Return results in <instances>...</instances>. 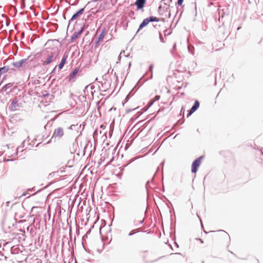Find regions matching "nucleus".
Here are the masks:
<instances>
[{"instance_id":"obj_18","label":"nucleus","mask_w":263,"mask_h":263,"mask_svg":"<svg viewBox=\"0 0 263 263\" xmlns=\"http://www.w3.org/2000/svg\"><path fill=\"white\" fill-rule=\"evenodd\" d=\"M148 20L149 21V22H158L159 21V20L158 18H157L156 17H154V16H150L149 17H148Z\"/></svg>"},{"instance_id":"obj_32","label":"nucleus","mask_w":263,"mask_h":263,"mask_svg":"<svg viewBox=\"0 0 263 263\" xmlns=\"http://www.w3.org/2000/svg\"><path fill=\"white\" fill-rule=\"evenodd\" d=\"M121 54H122V52H121V53H120V55H121ZM119 59H121V56H120V55H119Z\"/></svg>"},{"instance_id":"obj_10","label":"nucleus","mask_w":263,"mask_h":263,"mask_svg":"<svg viewBox=\"0 0 263 263\" xmlns=\"http://www.w3.org/2000/svg\"><path fill=\"white\" fill-rule=\"evenodd\" d=\"M146 0H137L135 2V5L137 6L138 9L143 8L145 3Z\"/></svg>"},{"instance_id":"obj_9","label":"nucleus","mask_w":263,"mask_h":263,"mask_svg":"<svg viewBox=\"0 0 263 263\" xmlns=\"http://www.w3.org/2000/svg\"><path fill=\"white\" fill-rule=\"evenodd\" d=\"M15 69L14 68H10L9 66H6L0 68V75L6 73L9 71H14Z\"/></svg>"},{"instance_id":"obj_14","label":"nucleus","mask_w":263,"mask_h":263,"mask_svg":"<svg viewBox=\"0 0 263 263\" xmlns=\"http://www.w3.org/2000/svg\"><path fill=\"white\" fill-rule=\"evenodd\" d=\"M67 57H68L67 55H66L65 54L63 57L62 60H61L60 64L59 65V70H61L63 67V66L65 63L66 60L67 58Z\"/></svg>"},{"instance_id":"obj_35","label":"nucleus","mask_w":263,"mask_h":263,"mask_svg":"<svg viewBox=\"0 0 263 263\" xmlns=\"http://www.w3.org/2000/svg\"><path fill=\"white\" fill-rule=\"evenodd\" d=\"M164 4L166 6L167 5V4L166 3H164Z\"/></svg>"},{"instance_id":"obj_19","label":"nucleus","mask_w":263,"mask_h":263,"mask_svg":"<svg viewBox=\"0 0 263 263\" xmlns=\"http://www.w3.org/2000/svg\"><path fill=\"white\" fill-rule=\"evenodd\" d=\"M139 232V230L138 229H137V230H133L129 234H128V236H132L133 235H134V234H135L137 232Z\"/></svg>"},{"instance_id":"obj_4","label":"nucleus","mask_w":263,"mask_h":263,"mask_svg":"<svg viewBox=\"0 0 263 263\" xmlns=\"http://www.w3.org/2000/svg\"><path fill=\"white\" fill-rule=\"evenodd\" d=\"M63 135H64L63 128L61 127H59L54 130L53 134L52 135V138L60 139V138H62Z\"/></svg>"},{"instance_id":"obj_15","label":"nucleus","mask_w":263,"mask_h":263,"mask_svg":"<svg viewBox=\"0 0 263 263\" xmlns=\"http://www.w3.org/2000/svg\"><path fill=\"white\" fill-rule=\"evenodd\" d=\"M160 96H158V95H157L155 97V98L154 100H151L149 102V104H148V107H147V108L145 109L146 110L148 107H149L151 105H152L153 104V103L156 101H158L160 99Z\"/></svg>"},{"instance_id":"obj_7","label":"nucleus","mask_w":263,"mask_h":263,"mask_svg":"<svg viewBox=\"0 0 263 263\" xmlns=\"http://www.w3.org/2000/svg\"><path fill=\"white\" fill-rule=\"evenodd\" d=\"M105 30L103 29L95 42V44L96 46L98 45L99 43L103 41L105 36Z\"/></svg>"},{"instance_id":"obj_16","label":"nucleus","mask_w":263,"mask_h":263,"mask_svg":"<svg viewBox=\"0 0 263 263\" xmlns=\"http://www.w3.org/2000/svg\"><path fill=\"white\" fill-rule=\"evenodd\" d=\"M160 96H158V95H157L155 97V98L154 100H151L149 102V104H148V107H147V108L145 109L146 110L148 107H149L151 105H152L153 104V103L156 101H158L160 99Z\"/></svg>"},{"instance_id":"obj_37","label":"nucleus","mask_w":263,"mask_h":263,"mask_svg":"<svg viewBox=\"0 0 263 263\" xmlns=\"http://www.w3.org/2000/svg\"><path fill=\"white\" fill-rule=\"evenodd\" d=\"M170 2H172V0H170Z\"/></svg>"},{"instance_id":"obj_25","label":"nucleus","mask_w":263,"mask_h":263,"mask_svg":"<svg viewBox=\"0 0 263 263\" xmlns=\"http://www.w3.org/2000/svg\"><path fill=\"white\" fill-rule=\"evenodd\" d=\"M183 122V121H181V120L179 119L178 120V122L177 123L176 125L181 124Z\"/></svg>"},{"instance_id":"obj_12","label":"nucleus","mask_w":263,"mask_h":263,"mask_svg":"<svg viewBox=\"0 0 263 263\" xmlns=\"http://www.w3.org/2000/svg\"><path fill=\"white\" fill-rule=\"evenodd\" d=\"M79 72V69L76 68L70 75L69 81L74 82L76 78V76Z\"/></svg>"},{"instance_id":"obj_30","label":"nucleus","mask_w":263,"mask_h":263,"mask_svg":"<svg viewBox=\"0 0 263 263\" xmlns=\"http://www.w3.org/2000/svg\"><path fill=\"white\" fill-rule=\"evenodd\" d=\"M143 220H140V223H143Z\"/></svg>"},{"instance_id":"obj_8","label":"nucleus","mask_w":263,"mask_h":263,"mask_svg":"<svg viewBox=\"0 0 263 263\" xmlns=\"http://www.w3.org/2000/svg\"><path fill=\"white\" fill-rule=\"evenodd\" d=\"M199 107V102L196 100L193 105V106L192 107L191 109L189 110V113L187 115H191L192 114H193Z\"/></svg>"},{"instance_id":"obj_23","label":"nucleus","mask_w":263,"mask_h":263,"mask_svg":"<svg viewBox=\"0 0 263 263\" xmlns=\"http://www.w3.org/2000/svg\"><path fill=\"white\" fill-rule=\"evenodd\" d=\"M183 0H178L177 4L179 6H181L183 3Z\"/></svg>"},{"instance_id":"obj_36","label":"nucleus","mask_w":263,"mask_h":263,"mask_svg":"<svg viewBox=\"0 0 263 263\" xmlns=\"http://www.w3.org/2000/svg\"><path fill=\"white\" fill-rule=\"evenodd\" d=\"M165 1V0H162V1H161V2H162L163 1Z\"/></svg>"},{"instance_id":"obj_3","label":"nucleus","mask_w":263,"mask_h":263,"mask_svg":"<svg viewBox=\"0 0 263 263\" xmlns=\"http://www.w3.org/2000/svg\"><path fill=\"white\" fill-rule=\"evenodd\" d=\"M203 156H200L193 161L192 164V172L195 173L197 172L199 166H200L201 160Z\"/></svg>"},{"instance_id":"obj_6","label":"nucleus","mask_w":263,"mask_h":263,"mask_svg":"<svg viewBox=\"0 0 263 263\" xmlns=\"http://www.w3.org/2000/svg\"><path fill=\"white\" fill-rule=\"evenodd\" d=\"M84 9L85 8H82L74 14L69 20V23L72 22L74 20L77 19L81 14H82L84 11Z\"/></svg>"},{"instance_id":"obj_26","label":"nucleus","mask_w":263,"mask_h":263,"mask_svg":"<svg viewBox=\"0 0 263 263\" xmlns=\"http://www.w3.org/2000/svg\"><path fill=\"white\" fill-rule=\"evenodd\" d=\"M176 44H174V46H173V50H175L176 49Z\"/></svg>"},{"instance_id":"obj_27","label":"nucleus","mask_w":263,"mask_h":263,"mask_svg":"<svg viewBox=\"0 0 263 263\" xmlns=\"http://www.w3.org/2000/svg\"><path fill=\"white\" fill-rule=\"evenodd\" d=\"M56 67H57V66H55V67H54V68L53 69V70L52 71V73H53V72H54V71H55V70Z\"/></svg>"},{"instance_id":"obj_11","label":"nucleus","mask_w":263,"mask_h":263,"mask_svg":"<svg viewBox=\"0 0 263 263\" xmlns=\"http://www.w3.org/2000/svg\"><path fill=\"white\" fill-rule=\"evenodd\" d=\"M169 8V6L168 7L162 6L161 5L159 6L158 9V12L160 15H163V13L165 11H167L168 9Z\"/></svg>"},{"instance_id":"obj_33","label":"nucleus","mask_w":263,"mask_h":263,"mask_svg":"<svg viewBox=\"0 0 263 263\" xmlns=\"http://www.w3.org/2000/svg\"><path fill=\"white\" fill-rule=\"evenodd\" d=\"M199 240H200V241H201V243L203 242V241L202 240V239H200Z\"/></svg>"},{"instance_id":"obj_21","label":"nucleus","mask_w":263,"mask_h":263,"mask_svg":"<svg viewBox=\"0 0 263 263\" xmlns=\"http://www.w3.org/2000/svg\"><path fill=\"white\" fill-rule=\"evenodd\" d=\"M159 38H160V40L161 41V42H162V43L164 42V39L162 36V35H161V34L160 33H159Z\"/></svg>"},{"instance_id":"obj_24","label":"nucleus","mask_w":263,"mask_h":263,"mask_svg":"<svg viewBox=\"0 0 263 263\" xmlns=\"http://www.w3.org/2000/svg\"><path fill=\"white\" fill-rule=\"evenodd\" d=\"M23 150L22 149L21 146L18 147L17 148V155H18V153L19 151L23 152Z\"/></svg>"},{"instance_id":"obj_28","label":"nucleus","mask_w":263,"mask_h":263,"mask_svg":"<svg viewBox=\"0 0 263 263\" xmlns=\"http://www.w3.org/2000/svg\"><path fill=\"white\" fill-rule=\"evenodd\" d=\"M82 32V30H81L79 32V33H78V35H80Z\"/></svg>"},{"instance_id":"obj_5","label":"nucleus","mask_w":263,"mask_h":263,"mask_svg":"<svg viewBox=\"0 0 263 263\" xmlns=\"http://www.w3.org/2000/svg\"><path fill=\"white\" fill-rule=\"evenodd\" d=\"M27 60V59H22L19 61H16L13 62L12 65L15 68L20 69L24 68L25 67V64L26 63Z\"/></svg>"},{"instance_id":"obj_34","label":"nucleus","mask_w":263,"mask_h":263,"mask_svg":"<svg viewBox=\"0 0 263 263\" xmlns=\"http://www.w3.org/2000/svg\"><path fill=\"white\" fill-rule=\"evenodd\" d=\"M160 110H159L158 111V112H157V113H158V114H159V113H160Z\"/></svg>"},{"instance_id":"obj_29","label":"nucleus","mask_w":263,"mask_h":263,"mask_svg":"<svg viewBox=\"0 0 263 263\" xmlns=\"http://www.w3.org/2000/svg\"><path fill=\"white\" fill-rule=\"evenodd\" d=\"M149 68H150V69L152 70V69L153 68V65H151Z\"/></svg>"},{"instance_id":"obj_22","label":"nucleus","mask_w":263,"mask_h":263,"mask_svg":"<svg viewBox=\"0 0 263 263\" xmlns=\"http://www.w3.org/2000/svg\"><path fill=\"white\" fill-rule=\"evenodd\" d=\"M78 36H79V35L78 34H74L72 36L71 39L75 40L78 37Z\"/></svg>"},{"instance_id":"obj_2","label":"nucleus","mask_w":263,"mask_h":263,"mask_svg":"<svg viewBox=\"0 0 263 263\" xmlns=\"http://www.w3.org/2000/svg\"><path fill=\"white\" fill-rule=\"evenodd\" d=\"M21 107V103H18V101L16 98H14L11 100V102L9 106V109L11 111H15Z\"/></svg>"},{"instance_id":"obj_13","label":"nucleus","mask_w":263,"mask_h":263,"mask_svg":"<svg viewBox=\"0 0 263 263\" xmlns=\"http://www.w3.org/2000/svg\"><path fill=\"white\" fill-rule=\"evenodd\" d=\"M149 23V21L148 20V17L145 18L143 22L140 24L139 29L137 31V32L142 28L145 27Z\"/></svg>"},{"instance_id":"obj_31","label":"nucleus","mask_w":263,"mask_h":263,"mask_svg":"<svg viewBox=\"0 0 263 263\" xmlns=\"http://www.w3.org/2000/svg\"><path fill=\"white\" fill-rule=\"evenodd\" d=\"M182 109H183V107L181 109V112L180 113V115H181V113H182Z\"/></svg>"},{"instance_id":"obj_17","label":"nucleus","mask_w":263,"mask_h":263,"mask_svg":"<svg viewBox=\"0 0 263 263\" xmlns=\"http://www.w3.org/2000/svg\"><path fill=\"white\" fill-rule=\"evenodd\" d=\"M13 85V84L11 83H8L4 85L2 88V90L6 91L8 88L11 87Z\"/></svg>"},{"instance_id":"obj_1","label":"nucleus","mask_w":263,"mask_h":263,"mask_svg":"<svg viewBox=\"0 0 263 263\" xmlns=\"http://www.w3.org/2000/svg\"><path fill=\"white\" fill-rule=\"evenodd\" d=\"M58 53L55 52H51L47 55L45 60L43 62V65L44 66L49 65L51 63L55 61L58 57Z\"/></svg>"},{"instance_id":"obj_20","label":"nucleus","mask_w":263,"mask_h":263,"mask_svg":"<svg viewBox=\"0 0 263 263\" xmlns=\"http://www.w3.org/2000/svg\"><path fill=\"white\" fill-rule=\"evenodd\" d=\"M78 125L77 124V125H71L70 127H69V129H75V128L76 127H78Z\"/></svg>"}]
</instances>
